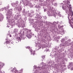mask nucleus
<instances>
[{
  "instance_id": "1",
  "label": "nucleus",
  "mask_w": 73,
  "mask_h": 73,
  "mask_svg": "<svg viewBox=\"0 0 73 73\" xmlns=\"http://www.w3.org/2000/svg\"><path fill=\"white\" fill-rule=\"evenodd\" d=\"M4 65V64L3 63L0 62V73H2V72L1 71V70Z\"/></svg>"
},
{
  "instance_id": "2",
  "label": "nucleus",
  "mask_w": 73,
  "mask_h": 73,
  "mask_svg": "<svg viewBox=\"0 0 73 73\" xmlns=\"http://www.w3.org/2000/svg\"><path fill=\"white\" fill-rule=\"evenodd\" d=\"M30 52H31V54H33V55H35V54H36V53L35 52V51H34L33 52V51L32 50H30Z\"/></svg>"
},
{
  "instance_id": "3",
  "label": "nucleus",
  "mask_w": 73,
  "mask_h": 73,
  "mask_svg": "<svg viewBox=\"0 0 73 73\" xmlns=\"http://www.w3.org/2000/svg\"><path fill=\"white\" fill-rule=\"evenodd\" d=\"M62 8L64 10H66V6H64Z\"/></svg>"
},
{
  "instance_id": "4",
  "label": "nucleus",
  "mask_w": 73,
  "mask_h": 73,
  "mask_svg": "<svg viewBox=\"0 0 73 73\" xmlns=\"http://www.w3.org/2000/svg\"><path fill=\"white\" fill-rule=\"evenodd\" d=\"M69 3H70L69 1H68L66 3V5H69Z\"/></svg>"
},
{
  "instance_id": "5",
  "label": "nucleus",
  "mask_w": 73,
  "mask_h": 73,
  "mask_svg": "<svg viewBox=\"0 0 73 73\" xmlns=\"http://www.w3.org/2000/svg\"><path fill=\"white\" fill-rule=\"evenodd\" d=\"M21 10H22V8H20L18 10V11L20 12L21 11Z\"/></svg>"
},
{
  "instance_id": "6",
  "label": "nucleus",
  "mask_w": 73,
  "mask_h": 73,
  "mask_svg": "<svg viewBox=\"0 0 73 73\" xmlns=\"http://www.w3.org/2000/svg\"><path fill=\"white\" fill-rule=\"evenodd\" d=\"M65 10L66 12V13H68V10L67 9H66Z\"/></svg>"
},
{
  "instance_id": "7",
  "label": "nucleus",
  "mask_w": 73,
  "mask_h": 73,
  "mask_svg": "<svg viewBox=\"0 0 73 73\" xmlns=\"http://www.w3.org/2000/svg\"><path fill=\"white\" fill-rule=\"evenodd\" d=\"M41 58H42V59H44V58H45V56H41Z\"/></svg>"
},
{
  "instance_id": "8",
  "label": "nucleus",
  "mask_w": 73,
  "mask_h": 73,
  "mask_svg": "<svg viewBox=\"0 0 73 73\" xmlns=\"http://www.w3.org/2000/svg\"><path fill=\"white\" fill-rule=\"evenodd\" d=\"M70 13L72 14V15H73V11H72V9H71V10L70 11Z\"/></svg>"
},
{
  "instance_id": "9",
  "label": "nucleus",
  "mask_w": 73,
  "mask_h": 73,
  "mask_svg": "<svg viewBox=\"0 0 73 73\" xmlns=\"http://www.w3.org/2000/svg\"><path fill=\"white\" fill-rule=\"evenodd\" d=\"M6 43H7V44H9V41H6Z\"/></svg>"
},
{
  "instance_id": "10",
  "label": "nucleus",
  "mask_w": 73,
  "mask_h": 73,
  "mask_svg": "<svg viewBox=\"0 0 73 73\" xmlns=\"http://www.w3.org/2000/svg\"><path fill=\"white\" fill-rule=\"evenodd\" d=\"M14 68H13V69L12 70H11V72H13L14 71H14Z\"/></svg>"
},
{
  "instance_id": "11",
  "label": "nucleus",
  "mask_w": 73,
  "mask_h": 73,
  "mask_svg": "<svg viewBox=\"0 0 73 73\" xmlns=\"http://www.w3.org/2000/svg\"><path fill=\"white\" fill-rule=\"evenodd\" d=\"M69 23H70V25H72V24H73V23H72L71 22V23L69 22Z\"/></svg>"
},
{
  "instance_id": "12",
  "label": "nucleus",
  "mask_w": 73,
  "mask_h": 73,
  "mask_svg": "<svg viewBox=\"0 0 73 73\" xmlns=\"http://www.w3.org/2000/svg\"><path fill=\"white\" fill-rule=\"evenodd\" d=\"M18 40H21V38H20V37H18Z\"/></svg>"
},
{
  "instance_id": "13",
  "label": "nucleus",
  "mask_w": 73,
  "mask_h": 73,
  "mask_svg": "<svg viewBox=\"0 0 73 73\" xmlns=\"http://www.w3.org/2000/svg\"><path fill=\"white\" fill-rule=\"evenodd\" d=\"M71 70H73V68H71Z\"/></svg>"
},
{
  "instance_id": "14",
  "label": "nucleus",
  "mask_w": 73,
  "mask_h": 73,
  "mask_svg": "<svg viewBox=\"0 0 73 73\" xmlns=\"http://www.w3.org/2000/svg\"><path fill=\"white\" fill-rule=\"evenodd\" d=\"M16 3L17 4H18V3H19V2L18 1H16Z\"/></svg>"
},
{
  "instance_id": "15",
  "label": "nucleus",
  "mask_w": 73,
  "mask_h": 73,
  "mask_svg": "<svg viewBox=\"0 0 73 73\" xmlns=\"http://www.w3.org/2000/svg\"><path fill=\"white\" fill-rule=\"evenodd\" d=\"M27 48L29 49V48H30V47H27Z\"/></svg>"
},
{
  "instance_id": "16",
  "label": "nucleus",
  "mask_w": 73,
  "mask_h": 73,
  "mask_svg": "<svg viewBox=\"0 0 73 73\" xmlns=\"http://www.w3.org/2000/svg\"><path fill=\"white\" fill-rule=\"evenodd\" d=\"M46 11V9H44V11Z\"/></svg>"
},
{
  "instance_id": "17",
  "label": "nucleus",
  "mask_w": 73,
  "mask_h": 73,
  "mask_svg": "<svg viewBox=\"0 0 73 73\" xmlns=\"http://www.w3.org/2000/svg\"><path fill=\"white\" fill-rule=\"evenodd\" d=\"M10 37H12V36L11 35H10Z\"/></svg>"
},
{
  "instance_id": "18",
  "label": "nucleus",
  "mask_w": 73,
  "mask_h": 73,
  "mask_svg": "<svg viewBox=\"0 0 73 73\" xmlns=\"http://www.w3.org/2000/svg\"><path fill=\"white\" fill-rule=\"evenodd\" d=\"M71 20H72V21H73V18L71 19Z\"/></svg>"
},
{
  "instance_id": "19",
  "label": "nucleus",
  "mask_w": 73,
  "mask_h": 73,
  "mask_svg": "<svg viewBox=\"0 0 73 73\" xmlns=\"http://www.w3.org/2000/svg\"><path fill=\"white\" fill-rule=\"evenodd\" d=\"M70 11L69 10V13H70Z\"/></svg>"
},
{
  "instance_id": "20",
  "label": "nucleus",
  "mask_w": 73,
  "mask_h": 73,
  "mask_svg": "<svg viewBox=\"0 0 73 73\" xmlns=\"http://www.w3.org/2000/svg\"><path fill=\"white\" fill-rule=\"evenodd\" d=\"M43 66H42V68H43Z\"/></svg>"
},
{
  "instance_id": "21",
  "label": "nucleus",
  "mask_w": 73,
  "mask_h": 73,
  "mask_svg": "<svg viewBox=\"0 0 73 73\" xmlns=\"http://www.w3.org/2000/svg\"><path fill=\"white\" fill-rule=\"evenodd\" d=\"M68 19L69 20V18L68 17Z\"/></svg>"
}]
</instances>
